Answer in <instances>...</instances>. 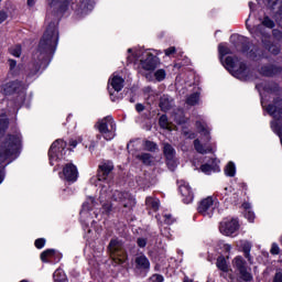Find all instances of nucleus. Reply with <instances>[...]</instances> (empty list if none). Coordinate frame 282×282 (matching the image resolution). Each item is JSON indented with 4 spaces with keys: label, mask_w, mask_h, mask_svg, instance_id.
Returning a JSON list of instances; mask_svg holds the SVG:
<instances>
[{
    "label": "nucleus",
    "mask_w": 282,
    "mask_h": 282,
    "mask_svg": "<svg viewBox=\"0 0 282 282\" xmlns=\"http://www.w3.org/2000/svg\"><path fill=\"white\" fill-rule=\"evenodd\" d=\"M48 13L46 21L48 26L40 41L37 51L33 54L35 63H47L52 54L56 52V45H58V20L61 14L67 10L69 1L67 0H48Z\"/></svg>",
    "instance_id": "f257e3e1"
},
{
    "label": "nucleus",
    "mask_w": 282,
    "mask_h": 282,
    "mask_svg": "<svg viewBox=\"0 0 282 282\" xmlns=\"http://www.w3.org/2000/svg\"><path fill=\"white\" fill-rule=\"evenodd\" d=\"M21 134H8L0 140V184L6 180V165L14 162L21 153Z\"/></svg>",
    "instance_id": "f03ea898"
},
{
    "label": "nucleus",
    "mask_w": 282,
    "mask_h": 282,
    "mask_svg": "<svg viewBox=\"0 0 282 282\" xmlns=\"http://www.w3.org/2000/svg\"><path fill=\"white\" fill-rule=\"evenodd\" d=\"M268 94H273V104L267 106L265 110L272 116L275 120H282V90L279 88V85L271 84V86L264 88Z\"/></svg>",
    "instance_id": "7ed1b4c3"
},
{
    "label": "nucleus",
    "mask_w": 282,
    "mask_h": 282,
    "mask_svg": "<svg viewBox=\"0 0 282 282\" xmlns=\"http://www.w3.org/2000/svg\"><path fill=\"white\" fill-rule=\"evenodd\" d=\"M223 65L230 72V74H232V76L240 80H246L250 74V68H248L239 57L228 56L225 62H223Z\"/></svg>",
    "instance_id": "20e7f679"
},
{
    "label": "nucleus",
    "mask_w": 282,
    "mask_h": 282,
    "mask_svg": "<svg viewBox=\"0 0 282 282\" xmlns=\"http://www.w3.org/2000/svg\"><path fill=\"white\" fill-rule=\"evenodd\" d=\"M108 248L110 251V257L117 265H122V263L127 261V251H124V245L122 241L112 239L110 240Z\"/></svg>",
    "instance_id": "39448f33"
},
{
    "label": "nucleus",
    "mask_w": 282,
    "mask_h": 282,
    "mask_svg": "<svg viewBox=\"0 0 282 282\" xmlns=\"http://www.w3.org/2000/svg\"><path fill=\"white\" fill-rule=\"evenodd\" d=\"M97 129L104 135L105 140H113L116 138V123L111 116L105 117L97 122Z\"/></svg>",
    "instance_id": "423d86ee"
},
{
    "label": "nucleus",
    "mask_w": 282,
    "mask_h": 282,
    "mask_svg": "<svg viewBox=\"0 0 282 282\" xmlns=\"http://www.w3.org/2000/svg\"><path fill=\"white\" fill-rule=\"evenodd\" d=\"M66 147L67 143L61 139L52 143L48 151V158L52 165H54V162H56V160H63V158H65Z\"/></svg>",
    "instance_id": "0eeeda50"
},
{
    "label": "nucleus",
    "mask_w": 282,
    "mask_h": 282,
    "mask_svg": "<svg viewBox=\"0 0 282 282\" xmlns=\"http://www.w3.org/2000/svg\"><path fill=\"white\" fill-rule=\"evenodd\" d=\"M112 199L113 202H118L126 212L131 210L135 206V198L127 192L115 191Z\"/></svg>",
    "instance_id": "6e6552de"
},
{
    "label": "nucleus",
    "mask_w": 282,
    "mask_h": 282,
    "mask_svg": "<svg viewBox=\"0 0 282 282\" xmlns=\"http://www.w3.org/2000/svg\"><path fill=\"white\" fill-rule=\"evenodd\" d=\"M215 206H217V198L207 196L199 202L197 210L203 217H213Z\"/></svg>",
    "instance_id": "1a4fd4ad"
},
{
    "label": "nucleus",
    "mask_w": 282,
    "mask_h": 282,
    "mask_svg": "<svg viewBox=\"0 0 282 282\" xmlns=\"http://www.w3.org/2000/svg\"><path fill=\"white\" fill-rule=\"evenodd\" d=\"M232 265L236 268L240 274V278L242 281H251L252 280V273L248 271V268L246 267V260L241 256H237L232 260Z\"/></svg>",
    "instance_id": "9d476101"
},
{
    "label": "nucleus",
    "mask_w": 282,
    "mask_h": 282,
    "mask_svg": "<svg viewBox=\"0 0 282 282\" xmlns=\"http://www.w3.org/2000/svg\"><path fill=\"white\" fill-rule=\"evenodd\" d=\"M239 230V220L231 219V220H223L219 226V231L221 235L226 237H230V235H235Z\"/></svg>",
    "instance_id": "9b49d317"
},
{
    "label": "nucleus",
    "mask_w": 282,
    "mask_h": 282,
    "mask_svg": "<svg viewBox=\"0 0 282 282\" xmlns=\"http://www.w3.org/2000/svg\"><path fill=\"white\" fill-rule=\"evenodd\" d=\"M160 65V58L151 53H145V58L141 59V67L145 72H153Z\"/></svg>",
    "instance_id": "f8f14e48"
},
{
    "label": "nucleus",
    "mask_w": 282,
    "mask_h": 282,
    "mask_svg": "<svg viewBox=\"0 0 282 282\" xmlns=\"http://www.w3.org/2000/svg\"><path fill=\"white\" fill-rule=\"evenodd\" d=\"M269 6L273 11V19L275 20L278 25L282 28V1L281 0L269 1Z\"/></svg>",
    "instance_id": "ddd939ff"
},
{
    "label": "nucleus",
    "mask_w": 282,
    "mask_h": 282,
    "mask_svg": "<svg viewBox=\"0 0 282 282\" xmlns=\"http://www.w3.org/2000/svg\"><path fill=\"white\" fill-rule=\"evenodd\" d=\"M178 191L183 197L184 204H191V202H193V191L191 189V185H188V183L181 181Z\"/></svg>",
    "instance_id": "4468645a"
},
{
    "label": "nucleus",
    "mask_w": 282,
    "mask_h": 282,
    "mask_svg": "<svg viewBox=\"0 0 282 282\" xmlns=\"http://www.w3.org/2000/svg\"><path fill=\"white\" fill-rule=\"evenodd\" d=\"M63 173L67 182H76L78 180V170L72 163L65 165Z\"/></svg>",
    "instance_id": "2eb2a0df"
},
{
    "label": "nucleus",
    "mask_w": 282,
    "mask_h": 282,
    "mask_svg": "<svg viewBox=\"0 0 282 282\" xmlns=\"http://www.w3.org/2000/svg\"><path fill=\"white\" fill-rule=\"evenodd\" d=\"M134 265L137 270H149L151 268V262L149 258L144 254H139L134 259Z\"/></svg>",
    "instance_id": "dca6fc26"
},
{
    "label": "nucleus",
    "mask_w": 282,
    "mask_h": 282,
    "mask_svg": "<svg viewBox=\"0 0 282 282\" xmlns=\"http://www.w3.org/2000/svg\"><path fill=\"white\" fill-rule=\"evenodd\" d=\"M163 153L167 160V166H171V162L175 159V149L170 143H163Z\"/></svg>",
    "instance_id": "f3484780"
},
{
    "label": "nucleus",
    "mask_w": 282,
    "mask_h": 282,
    "mask_svg": "<svg viewBox=\"0 0 282 282\" xmlns=\"http://www.w3.org/2000/svg\"><path fill=\"white\" fill-rule=\"evenodd\" d=\"M282 69L274 65H267L260 68V74L262 76H274V74H281Z\"/></svg>",
    "instance_id": "a211bd4d"
},
{
    "label": "nucleus",
    "mask_w": 282,
    "mask_h": 282,
    "mask_svg": "<svg viewBox=\"0 0 282 282\" xmlns=\"http://www.w3.org/2000/svg\"><path fill=\"white\" fill-rule=\"evenodd\" d=\"M23 89H25V87H23L21 82H10L6 85L4 91H7V94H14L17 91H22Z\"/></svg>",
    "instance_id": "6ab92c4d"
},
{
    "label": "nucleus",
    "mask_w": 282,
    "mask_h": 282,
    "mask_svg": "<svg viewBox=\"0 0 282 282\" xmlns=\"http://www.w3.org/2000/svg\"><path fill=\"white\" fill-rule=\"evenodd\" d=\"M110 87L115 89V91H122V87H124V79L118 75L112 76L109 82Z\"/></svg>",
    "instance_id": "aec40b11"
},
{
    "label": "nucleus",
    "mask_w": 282,
    "mask_h": 282,
    "mask_svg": "<svg viewBox=\"0 0 282 282\" xmlns=\"http://www.w3.org/2000/svg\"><path fill=\"white\" fill-rule=\"evenodd\" d=\"M196 129L200 135H205L207 141H210V130H208V126L205 122L196 121Z\"/></svg>",
    "instance_id": "412c9836"
},
{
    "label": "nucleus",
    "mask_w": 282,
    "mask_h": 282,
    "mask_svg": "<svg viewBox=\"0 0 282 282\" xmlns=\"http://www.w3.org/2000/svg\"><path fill=\"white\" fill-rule=\"evenodd\" d=\"M194 148L195 151H197V153H200L202 155L210 153V151H213L210 147L202 144V141H199V139L194 140Z\"/></svg>",
    "instance_id": "4be33fe9"
},
{
    "label": "nucleus",
    "mask_w": 282,
    "mask_h": 282,
    "mask_svg": "<svg viewBox=\"0 0 282 282\" xmlns=\"http://www.w3.org/2000/svg\"><path fill=\"white\" fill-rule=\"evenodd\" d=\"M145 206L153 213H158L160 210V199L150 196L145 199Z\"/></svg>",
    "instance_id": "5701e85b"
},
{
    "label": "nucleus",
    "mask_w": 282,
    "mask_h": 282,
    "mask_svg": "<svg viewBox=\"0 0 282 282\" xmlns=\"http://www.w3.org/2000/svg\"><path fill=\"white\" fill-rule=\"evenodd\" d=\"M171 107H173V99L166 95H163L160 99V108L162 111H169Z\"/></svg>",
    "instance_id": "b1692460"
},
{
    "label": "nucleus",
    "mask_w": 282,
    "mask_h": 282,
    "mask_svg": "<svg viewBox=\"0 0 282 282\" xmlns=\"http://www.w3.org/2000/svg\"><path fill=\"white\" fill-rule=\"evenodd\" d=\"M82 14H89L94 10V2L91 0H83L79 4Z\"/></svg>",
    "instance_id": "393cba45"
},
{
    "label": "nucleus",
    "mask_w": 282,
    "mask_h": 282,
    "mask_svg": "<svg viewBox=\"0 0 282 282\" xmlns=\"http://www.w3.org/2000/svg\"><path fill=\"white\" fill-rule=\"evenodd\" d=\"M242 252H245L246 259H248L249 263H252V256H250V250H252V243L249 241H241Z\"/></svg>",
    "instance_id": "a878e982"
},
{
    "label": "nucleus",
    "mask_w": 282,
    "mask_h": 282,
    "mask_svg": "<svg viewBox=\"0 0 282 282\" xmlns=\"http://www.w3.org/2000/svg\"><path fill=\"white\" fill-rule=\"evenodd\" d=\"M104 177H107L113 171V163L111 161H107L99 166Z\"/></svg>",
    "instance_id": "bb28decb"
},
{
    "label": "nucleus",
    "mask_w": 282,
    "mask_h": 282,
    "mask_svg": "<svg viewBox=\"0 0 282 282\" xmlns=\"http://www.w3.org/2000/svg\"><path fill=\"white\" fill-rule=\"evenodd\" d=\"M137 160H140L147 166H151L153 164V156L149 153H142L137 155Z\"/></svg>",
    "instance_id": "cd10ccee"
},
{
    "label": "nucleus",
    "mask_w": 282,
    "mask_h": 282,
    "mask_svg": "<svg viewBox=\"0 0 282 282\" xmlns=\"http://www.w3.org/2000/svg\"><path fill=\"white\" fill-rule=\"evenodd\" d=\"M54 282H67V275L63 269H57L53 274Z\"/></svg>",
    "instance_id": "c85d7f7f"
},
{
    "label": "nucleus",
    "mask_w": 282,
    "mask_h": 282,
    "mask_svg": "<svg viewBox=\"0 0 282 282\" xmlns=\"http://www.w3.org/2000/svg\"><path fill=\"white\" fill-rule=\"evenodd\" d=\"M216 265L218 270H221V272H228V263L226 262V258H224V256L218 257Z\"/></svg>",
    "instance_id": "c756f323"
},
{
    "label": "nucleus",
    "mask_w": 282,
    "mask_h": 282,
    "mask_svg": "<svg viewBox=\"0 0 282 282\" xmlns=\"http://www.w3.org/2000/svg\"><path fill=\"white\" fill-rule=\"evenodd\" d=\"M248 56L253 61H259V58H263V51L259 50L258 47H254L249 52Z\"/></svg>",
    "instance_id": "7c9ffc66"
},
{
    "label": "nucleus",
    "mask_w": 282,
    "mask_h": 282,
    "mask_svg": "<svg viewBox=\"0 0 282 282\" xmlns=\"http://www.w3.org/2000/svg\"><path fill=\"white\" fill-rule=\"evenodd\" d=\"M159 124L162 129H167V131L173 130V128L171 127V123L169 122V117H166V115H162L160 117Z\"/></svg>",
    "instance_id": "2f4dec72"
},
{
    "label": "nucleus",
    "mask_w": 282,
    "mask_h": 282,
    "mask_svg": "<svg viewBox=\"0 0 282 282\" xmlns=\"http://www.w3.org/2000/svg\"><path fill=\"white\" fill-rule=\"evenodd\" d=\"M187 105H191V107H194V105H197L199 102V93H194L189 95L186 99Z\"/></svg>",
    "instance_id": "473e14b6"
},
{
    "label": "nucleus",
    "mask_w": 282,
    "mask_h": 282,
    "mask_svg": "<svg viewBox=\"0 0 282 282\" xmlns=\"http://www.w3.org/2000/svg\"><path fill=\"white\" fill-rule=\"evenodd\" d=\"M225 173H226V175H228V177H235V173H237L235 163L229 162L225 169Z\"/></svg>",
    "instance_id": "72a5a7b5"
},
{
    "label": "nucleus",
    "mask_w": 282,
    "mask_h": 282,
    "mask_svg": "<svg viewBox=\"0 0 282 282\" xmlns=\"http://www.w3.org/2000/svg\"><path fill=\"white\" fill-rule=\"evenodd\" d=\"M112 210H113V205H111V203L107 202L101 205L102 215H111Z\"/></svg>",
    "instance_id": "f704fd0d"
},
{
    "label": "nucleus",
    "mask_w": 282,
    "mask_h": 282,
    "mask_svg": "<svg viewBox=\"0 0 282 282\" xmlns=\"http://www.w3.org/2000/svg\"><path fill=\"white\" fill-rule=\"evenodd\" d=\"M154 77L159 83H162V80H164V78H166V70H164L163 68L158 69L154 73Z\"/></svg>",
    "instance_id": "c9c22d12"
},
{
    "label": "nucleus",
    "mask_w": 282,
    "mask_h": 282,
    "mask_svg": "<svg viewBox=\"0 0 282 282\" xmlns=\"http://www.w3.org/2000/svg\"><path fill=\"white\" fill-rule=\"evenodd\" d=\"M55 252H56V251H54L53 249H47V250L43 251V252L41 253V259H42V261H43L44 263L47 262V257H54Z\"/></svg>",
    "instance_id": "e433bc0d"
},
{
    "label": "nucleus",
    "mask_w": 282,
    "mask_h": 282,
    "mask_svg": "<svg viewBox=\"0 0 282 282\" xmlns=\"http://www.w3.org/2000/svg\"><path fill=\"white\" fill-rule=\"evenodd\" d=\"M95 199L93 197H89L88 200L83 205V210L80 213V215H85V213H87V210H91V207H89V204H91V206H94Z\"/></svg>",
    "instance_id": "4c0bfd02"
},
{
    "label": "nucleus",
    "mask_w": 282,
    "mask_h": 282,
    "mask_svg": "<svg viewBox=\"0 0 282 282\" xmlns=\"http://www.w3.org/2000/svg\"><path fill=\"white\" fill-rule=\"evenodd\" d=\"M8 129V117L6 115L0 116V133Z\"/></svg>",
    "instance_id": "58836bf2"
},
{
    "label": "nucleus",
    "mask_w": 282,
    "mask_h": 282,
    "mask_svg": "<svg viewBox=\"0 0 282 282\" xmlns=\"http://www.w3.org/2000/svg\"><path fill=\"white\" fill-rule=\"evenodd\" d=\"M158 149V144H155V142L153 141H145L144 142V150L145 151H155Z\"/></svg>",
    "instance_id": "ea45409f"
},
{
    "label": "nucleus",
    "mask_w": 282,
    "mask_h": 282,
    "mask_svg": "<svg viewBox=\"0 0 282 282\" xmlns=\"http://www.w3.org/2000/svg\"><path fill=\"white\" fill-rule=\"evenodd\" d=\"M10 54H12V56H15L17 58H19V56H21V45H15L12 46L9 50Z\"/></svg>",
    "instance_id": "a19ab883"
},
{
    "label": "nucleus",
    "mask_w": 282,
    "mask_h": 282,
    "mask_svg": "<svg viewBox=\"0 0 282 282\" xmlns=\"http://www.w3.org/2000/svg\"><path fill=\"white\" fill-rule=\"evenodd\" d=\"M262 25H264V28H269L270 30H272V28H274V22L272 21V19H270L269 17H264L262 20Z\"/></svg>",
    "instance_id": "79ce46f5"
},
{
    "label": "nucleus",
    "mask_w": 282,
    "mask_h": 282,
    "mask_svg": "<svg viewBox=\"0 0 282 282\" xmlns=\"http://www.w3.org/2000/svg\"><path fill=\"white\" fill-rule=\"evenodd\" d=\"M218 52H219L220 56H226L227 54H230V48H228V46H226L224 44H219Z\"/></svg>",
    "instance_id": "37998d69"
},
{
    "label": "nucleus",
    "mask_w": 282,
    "mask_h": 282,
    "mask_svg": "<svg viewBox=\"0 0 282 282\" xmlns=\"http://www.w3.org/2000/svg\"><path fill=\"white\" fill-rule=\"evenodd\" d=\"M200 171L203 173H206V175H210V173L213 172V166H210L208 164H204L200 166Z\"/></svg>",
    "instance_id": "c03bdc74"
},
{
    "label": "nucleus",
    "mask_w": 282,
    "mask_h": 282,
    "mask_svg": "<svg viewBox=\"0 0 282 282\" xmlns=\"http://www.w3.org/2000/svg\"><path fill=\"white\" fill-rule=\"evenodd\" d=\"M150 282H164V276L161 274H153L150 278Z\"/></svg>",
    "instance_id": "a18cd8bd"
},
{
    "label": "nucleus",
    "mask_w": 282,
    "mask_h": 282,
    "mask_svg": "<svg viewBox=\"0 0 282 282\" xmlns=\"http://www.w3.org/2000/svg\"><path fill=\"white\" fill-rule=\"evenodd\" d=\"M177 52V48L175 46H170L169 48L164 50L165 56H173Z\"/></svg>",
    "instance_id": "49530a36"
},
{
    "label": "nucleus",
    "mask_w": 282,
    "mask_h": 282,
    "mask_svg": "<svg viewBox=\"0 0 282 282\" xmlns=\"http://www.w3.org/2000/svg\"><path fill=\"white\" fill-rule=\"evenodd\" d=\"M267 50H269V52L274 56L281 52L276 45L267 46Z\"/></svg>",
    "instance_id": "de8ad7c7"
},
{
    "label": "nucleus",
    "mask_w": 282,
    "mask_h": 282,
    "mask_svg": "<svg viewBox=\"0 0 282 282\" xmlns=\"http://www.w3.org/2000/svg\"><path fill=\"white\" fill-rule=\"evenodd\" d=\"M44 247H45V239L39 238L35 240V248L41 250V248H44Z\"/></svg>",
    "instance_id": "09e8293b"
},
{
    "label": "nucleus",
    "mask_w": 282,
    "mask_h": 282,
    "mask_svg": "<svg viewBox=\"0 0 282 282\" xmlns=\"http://www.w3.org/2000/svg\"><path fill=\"white\" fill-rule=\"evenodd\" d=\"M245 217L246 219H248V221H250L252 224V221H254V213L251 210H248L245 213Z\"/></svg>",
    "instance_id": "8fccbe9b"
},
{
    "label": "nucleus",
    "mask_w": 282,
    "mask_h": 282,
    "mask_svg": "<svg viewBox=\"0 0 282 282\" xmlns=\"http://www.w3.org/2000/svg\"><path fill=\"white\" fill-rule=\"evenodd\" d=\"M107 188L102 187L101 192H100V196H99V202L100 204H102V202H105L107 199Z\"/></svg>",
    "instance_id": "3c124183"
},
{
    "label": "nucleus",
    "mask_w": 282,
    "mask_h": 282,
    "mask_svg": "<svg viewBox=\"0 0 282 282\" xmlns=\"http://www.w3.org/2000/svg\"><path fill=\"white\" fill-rule=\"evenodd\" d=\"M273 282H282V271L278 270L274 274Z\"/></svg>",
    "instance_id": "603ef678"
},
{
    "label": "nucleus",
    "mask_w": 282,
    "mask_h": 282,
    "mask_svg": "<svg viewBox=\"0 0 282 282\" xmlns=\"http://www.w3.org/2000/svg\"><path fill=\"white\" fill-rule=\"evenodd\" d=\"M9 67H10V72H12V74H14V70L17 69V61L9 59Z\"/></svg>",
    "instance_id": "864d4df0"
},
{
    "label": "nucleus",
    "mask_w": 282,
    "mask_h": 282,
    "mask_svg": "<svg viewBox=\"0 0 282 282\" xmlns=\"http://www.w3.org/2000/svg\"><path fill=\"white\" fill-rule=\"evenodd\" d=\"M164 219H165V224H167L169 226L174 221L173 216L171 214H165Z\"/></svg>",
    "instance_id": "5fc2aeb1"
},
{
    "label": "nucleus",
    "mask_w": 282,
    "mask_h": 282,
    "mask_svg": "<svg viewBox=\"0 0 282 282\" xmlns=\"http://www.w3.org/2000/svg\"><path fill=\"white\" fill-rule=\"evenodd\" d=\"M137 243H138L139 248H145V247H147V239H144V238H139V239L137 240Z\"/></svg>",
    "instance_id": "6e6d98bb"
},
{
    "label": "nucleus",
    "mask_w": 282,
    "mask_h": 282,
    "mask_svg": "<svg viewBox=\"0 0 282 282\" xmlns=\"http://www.w3.org/2000/svg\"><path fill=\"white\" fill-rule=\"evenodd\" d=\"M271 254H279V245H276V243L272 245Z\"/></svg>",
    "instance_id": "4d7b16f0"
},
{
    "label": "nucleus",
    "mask_w": 282,
    "mask_h": 282,
    "mask_svg": "<svg viewBox=\"0 0 282 282\" xmlns=\"http://www.w3.org/2000/svg\"><path fill=\"white\" fill-rule=\"evenodd\" d=\"M167 166L170 171H175V169L177 167V162L175 161V159H172V162Z\"/></svg>",
    "instance_id": "13d9d810"
},
{
    "label": "nucleus",
    "mask_w": 282,
    "mask_h": 282,
    "mask_svg": "<svg viewBox=\"0 0 282 282\" xmlns=\"http://www.w3.org/2000/svg\"><path fill=\"white\" fill-rule=\"evenodd\" d=\"M6 19H8V14H6V12H0V24L3 23Z\"/></svg>",
    "instance_id": "bf43d9fd"
},
{
    "label": "nucleus",
    "mask_w": 282,
    "mask_h": 282,
    "mask_svg": "<svg viewBox=\"0 0 282 282\" xmlns=\"http://www.w3.org/2000/svg\"><path fill=\"white\" fill-rule=\"evenodd\" d=\"M135 109L140 113V111H144V106L142 104H137Z\"/></svg>",
    "instance_id": "052dcab7"
},
{
    "label": "nucleus",
    "mask_w": 282,
    "mask_h": 282,
    "mask_svg": "<svg viewBox=\"0 0 282 282\" xmlns=\"http://www.w3.org/2000/svg\"><path fill=\"white\" fill-rule=\"evenodd\" d=\"M242 207L245 208L246 213H248V210H250V208H251L249 203H243Z\"/></svg>",
    "instance_id": "680f3d73"
},
{
    "label": "nucleus",
    "mask_w": 282,
    "mask_h": 282,
    "mask_svg": "<svg viewBox=\"0 0 282 282\" xmlns=\"http://www.w3.org/2000/svg\"><path fill=\"white\" fill-rule=\"evenodd\" d=\"M69 144H70V147H73L74 149H76V147L78 145V142H77L76 140L72 139V140L69 141Z\"/></svg>",
    "instance_id": "e2e57ef3"
},
{
    "label": "nucleus",
    "mask_w": 282,
    "mask_h": 282,
    "mask_svg": "<svg viewBox=\"0 0 282 282\" xmlns=\"http://www.w3.org/2000/svg\"><path fill=\"white\" fill-rule=\"evenodd\" d=\"M224 249L226 250V252H230V250H232V247L230 245H225Z\"/></svg>",
    "instance_id": "0e129e2a"
},
{
    "label": "nucleus",
    "mask_w": 282,
    "mask_h": 282,
    "mask_svg": "<svg viewBox=\"0 0 282 282\" xmlns=\"http://www.w3.org/2000/svg\"><path fill=\"white\" fill-rule=\"evenodd\" d=\"M188 138H189L191 140H195L196 135H195L194 132H191L189 135H188Z\"/></svg>",
    "instance_id": "69168bd1"
},
{
    "label": "nucleus",
    "mask_w": 282,
    "mask_h": 282,
    "mask_svg": "<svg viewBox=\"0 0 282 282\" xmlns=\"http://www.w3.org/2000/svg\"><path fill=\"white\" fill-rule=\"evenodd\" d=\"M28 6H34V0H28Z\"/></svg>",
    "instance_id": "338daca9"
},
{
    "label": "nucleus",
    "mask_w": 282,
    "mask_h": 282,
    "mask_svg": "<svg viewBox=\"0 0 282 282\" xmlns=\"http://www.w3.org/2000/svg\"><path fill=\"white\" fill-rule=\"evenodd\" d=\"M184 282H193V280H188V278H185Z\"/></svg>",
    "instance_id": "774afa93"
}]
</instances>
